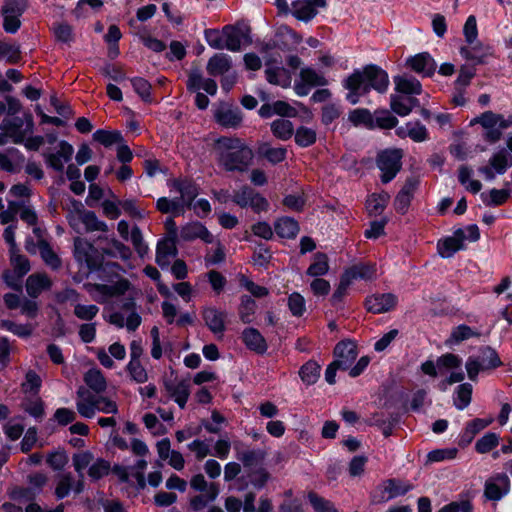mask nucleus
I'll list each match as a JSON object with an SVG mask.
<instances>
[{"instance_id":"obj_59","label":"nucleus","mask_w":512,"mask_h":512,"mask_svg":"<svg viewBox=\"0 0 512 512\" xmlns=\"http://www.w3.org/2000/svg\"><path fill=\"white\" fill-rule=\"evenodd\" d=\"M300 79L311 87L327 85L326 78L312 68H303L300 71Z\"/></svg>"},{"instance_id":"obj_51","label":"nucleus","mask_w":512,"mask_h":512,"mask_svg":"<svg viewBox=\"0 0 512 512\" xmlns=\"http://www.w3.org/2000/svg\"><path fill=\"white\" fill-rule=\"evenodd\" d=\"M93 139L105 147H110L123 140L122 134L119 131H107L99 129L94 132Z\"/></svg>"},{"instance_id":"obj_60","label":"nucleus","mask_w":512,"mask_h":512,"mask_svg":"<svg viewBox=\"0 0 512 512\" xmlns=\"http://www.w3.org/2000/svg\"><path fill=\"white\" fill-rule=\"evenodd\" d=\"M463 248L464 245H459L452 237L440 240L437 244L438 252L443 258L452 257L457 251Z\"/></svg>"},{"instance_id":"obj_62","label":"nucleus","mask_w":512,"mask_h":512,"mask_svg":"<svg viewBox=\"0 0 512 512\" xmlns=\"http://www.w3.org/2000/svg\"><path fill=\"white\" fill-rule=\"evenodd\" d=\"M342 114V108L337 103H327L321 109V121L324 125H329Z\"/></svg>"},{"instance_id":"obj_2","label":"nucleus","mask_w":512,"mask_h":512,"mask_svg":"<svg viewBox=\"0 0 512 512\" xmlns=\"http://www.w3.org/2000/svg\"><path fill=\"white\" fill-rule=\"evenodd\" d=\"M215 149L218 163L226 171L244 172L253 160V151L237 137H220L216 140Z\"/></svg>"},{"instance_id":"obj_37","label":"nucleus","mask_w":512,"mask_h":512,"mask_svg":"<svg viewBox=\"0 0 512 512\" xmlns=\"http://www.w3.org/2000/svg\"><path fill=\"white\" fill-rule=\"evenodd\" d=\"M173 187L180 193L178 198L182 199V203L185 206H191L193 200L198 195L195 184L187 180H174Z\"/></svg>"},{"instance_id":"obj_52","label":"nucleus","mask_w":512,"mask_h":512,"mask_svg":"<svg viewBox=\"0 0 512 512\" xmlns=\"http://www.w3.org/2000/svg\"><path fill=\"white\" fill-rule=\"evenodd\" d=\"M375 127L392 129L398 124V119L386 109L376 110L373 114Z\"/></svg>"},{"instance_id":"obj_17","label":"nucleus","mask_w":512,"mask_h":512,"mask_svg":"<svg viewBox=\"0 0 512 512\" xmlns=\"http://www.w3.org/2000/svg\"><path fill=\"white\" fill-rule=\"evenodd\" d=\"M177 254L176 237L168 236L158 242L155 261L164 269L170 265V259L176 257Z\"/></svg>"},{"instance_id":"obj_54","label":"nucleus","mask_w":512,"mask_h":512,"mask_svg":"<svg viewBox=\"0 0 512 512\" xmlns=\"http://www.w3.org/2000/svg\"><path fill=\"white\" fill-rule=\"evenodd\" d=\"M436 362L440 375L447 370L460 368L462 365V359L453 353L443 354L437 358Z\"/></svg>"},{"instance_id":"obj_19","label":"nucleus","mask_w":512,"mask_h":512,"mask_svg":"<svg viewBox=\"0 0 512 512\" xmlns=\"http://www.w3.org/2000/svg\"><path fill=\"white\" fill-rule=\"evenodd\" d=\"M180 238L184 241L201 239L205 243H213L214 237L200 222L188 223L181 227Z\"/></svg>"},{"instance_id":"obj_21","label":"nucleus","mask_w":512,"mask_h":512,"mask_svg":"<svg viewBox=\"0 0 512 512\" xmlns=\"http://www.w3.org/2000/svg\"><path fill=\"white\" fill-rule=\"evenodd\" d=\"M270 478L269 472L259 467L257 469H248L245 471L238 481L241 483L240 489L246 488L249 484L253 485L256 489H262Z\"/></svg>"},{"instance_id":"obj_5","label":"nucleus","mask_w":512,"mask_h":512,"mask_svg":"<svg viewBox=\"0 0 512 512\" xmlns=\"http://www.w3.org/2000/svg\"><path fill=\"white\" fill-rule=\"evenodd\" d=\"M74 257L79 263H84L88 269L98 268L103 261V254L86 239L76 237L74 239Z\"/></svg>"},{"instance_id":"obj_28","label":"nucleus","mask_w":512,"mask_h":512,"mask_svg":"<svg viewBox=\"0 0 512 512\" xmlns=\"http://www.w3.org/2000/svg\"><path fill=\"white\" fill-rule=\"evenodd\" d=\"M78 400L76 408L78 413L85 418H92L96 413L95 396L90 394L85 388L80 387L77 391Z\"/></svg>"},{"instance_id":"obj_33","label":"nucleus","mask_w":512,"mask_h":512,"mask_svg":"<svg viewBox=\"0 0 512 512\" xmlns=\"http://www.w3.org/2000/svg\"><path fill=\"white\" fill-rule=\"evenodd\" d=\"M395 89L399 93L408 95H419L422 92L421 83L413 76H395Z\"/></svg>"},{"instance_id":"obj_35","label":"nucleus","mask_w":512,"mask_h":512,"mask_svg":"<svg viewBox=\"0 0 512 512\" xmlns=\"http://www.w3.org/2000/svg\"><path fill=\"white\" fill-rule=\"evenodd\" d=\"M258 154L275 165L286 159L287 150L284 147H271L269 143L264 142L259 145Z\"/></svg>"},{"instance_id":"obj_23","label":"nucleus","mask_w":512,"mask_h":512,"mask_svg":"<svg viewBox=\"0 0 512 512\" xmlns=\"http://www.w3.org/2000/svg\"><path fill=\"white\" fill-rule=\"evenodd\" d=\"M471 124H480L484 129H490L498 126L500 129H507L512 125V119H505L503 115L492 111H485L475 117Z\"/></svg>"},{"instance_id":"obj_31","label":"nucleus","mask_w":512,"mask_h":512,"mask_svg":"<svg viewBox=\"0 0 512 512\" xmlns=\"http://www.w3.org/2000/svg\"><path fill=\"white\" fill-rule=\"evenodd\" d=\"M274 230L280 238L293 239L297 236L300 228L295 219L285 216L275 221Z\"/></svg>"},{"instance_id":"obj_34","label":"nucleus","mask_w":512,"mask_h":512,"mask_svg":"<svg viewBox=\"0 0 512 512\" xmlns=\"http://www.w3.org/2000/svg\"><path fill=\"white\" fill-rule=\"evenodd\" d=\"M219 494V486L212 483L209 492H201L190 499L189 505L193 511L203 510L209 503L213 502Z\"/></svg>"},{"instance_id":"obj_49","label":"nucleus","mask_w":512,"mask_h":512,"mask_svg":"<svg viewBox=\"0 0 512 512\" xmlns=\"http://www.w3.org/2000/svg\"><path fill=\"white\" fill-rule=\"evenodd\" d=\"M348 119L355 126L364 125L369 129L375 128L373 114L366 108L352 110L349 113Z\"/></svg>"},{"instance_id":"obj_44","label":"nucleus","mask_w":512,"mask_h":512,"mask_svg":"<svg viewBox=\"0 0 512 512\" xmlns=\"http://www.w3.org/2000/svg\"><path fill=\"white\" fill-rule=\"evenodd\" d=\"M510 197L508 189H491L488 193H482L481 199L486 206H501L507 202Z\"/></svg>"},{"instance_id":"obj_57","label":"nucleus","mask_w":512,"mask_h":512,"mask_svg":"<svg viewBox=\"0 0 512 512\" xmlns=\"http://www.w3.org/2000/svg\"><path fill=\"white\" fill-rule=\"evenodd\" d=\"M130 240L137 254L143 258L147 255L149 247L144 241L143 234L138 226H133L130 233Z\"/></svg>"},{"instance_id":"obj_8","label":"nucleus","mask_w":512,"mask_h":512,"mask_svg":"<svg viewBox=\"0 0 512 512\" xmlns=\"http://www.w3.org/2000/svg\"><path fill=\"white\" fill-rule=\"evenodd\" d=\"M23 126L24 120L20 117L6 118L0 125L4 131V136L10 137L16 144L22 143L26 135L32 133L33 121L30 115L28 116L26 127L23 128Z\"/></svg>"},{"instance_id":"obj_29","label":"nucleus","mask_w":512,"mask_h":512,"mask_svg":"<svg viewBox=\"0 0 512 512\" xmlns=\"http://www.w3.org/2000/svg\"><path fill=\"white\" fill-rule=\"evenodd\" d=\"M164 386L169 396L183 409L190 395L189 384L186 381H167Z\"/></svg>"},{"instance_id":"obj_46","label":"nucleus","mask_w":512,"mask_h":512,"mask_svg":"<svg viewBox=\"0 0 512 512\" xmlns=\"http://www.w3.org/2000/svg\"><path fill=\"white\" fill-rule=\"evenodd\" d=\"M271 131L280 140H288L294 133V127L290 120L279 118L271 123Z\"/></svg>"},{"instance_id":"obj_55","label":"nucleus","mask_w":512,"mask_h":512,"mask_svg":"<svg viewBox=\"0 0 512 512\" xmlns=\"http://www.w3.org/2000/svg\"><path fill=\"white\" fill-rule=\"evenodd\" d=\"M498 444L499 436L494 432H488L476 442L475 450L479 454H485L492 451Z\"/></svg>"},{"instance_id":"obj_39","label":"nucleus","mask_w":512,"mask_h":512,"mask_svg":"<svg viewBox=\"0 0 512 512\" xmlns=\"http://www.w3.org/2000/svg\"><path fill=\"white\" fill-rule=\"evenodd\" d=\"M98 240H106L112 246V249L102 248V254H105L110 257H120L123 260L130 259L132 252L128 246L120 242L119 240L112 238L108 239L107 237H98Z\"/></svg>"},{"instance_id":"obj_45","label":"nucleus","mask_w":512,"mask_h":512,"mask_svg":"<svg viewBox=\"0 0 512 512\" xmlns=\"http://www.w3.org/2000/svg\"><path fill=\"white\" fill-rule=\"evenodd\" d=\"M38 249L46 265L51 267L53 270L60 268L61 260L46 240L40 239L38 241Z\"/></svg>"},{"instance_id":"obj_48","label":"nucleus","mask_w":512,"mask_h":512,"mask_svg":"<svg viewBox=\"0 0 512 512\" xmlns=\"http://www.w3.org/2000/svg\"><path fill=\"white\" fill-rule=\"evenodd\" d=\"M329 270L328 257L326 254L318 252L314 255L313 262L308 267L306 273L309 276L319 278L325 275Z\"/></svg>"},{"instance_id":"obj_42","label":"nucleus","mask_w":512,"mask_h":512,"mask_svg":"<svg viewBox=\"0 0 512 512\" xmlns=\"http://www.w3.org/2000/svg\"><path fill=\"white\" fill-rule=\"evenodd\" d=\"M257 304L251 296L243 295L240 298V305L238 307V315L244 324H250L254 320Z\"/></svg>"},{"instance_id":"obj_27","label":"nucleus","mask_w":512,"mask_h":512,"mask_svg":"<svg viewBox=\"0 0 512 512\" xmlns=\"http://www.w3.org/2000/svg\"><path fill=\"white\" fill-rule=\"evenodd\" d=\"M232 66L231 57L224 53L213 55L207 63L206 70L210 76H220L227 73Z\"/></svg>"},{"instance_id":"obj_7","label":"nucleus","mask_w":512,"mask_h":512,"mask_svg":"<svg viewBox=\"0 0 512 512\" xmlns=\"http://www.w3.org/2000/svg\"><path fill=\"white\" fill-rule=\"evenodd\" d=\"M512 166V155L506 149L494 153L489 159V165L481 166L478 172L488 181L495 179L496 175H503Z\"/></svg>"},{"instance_id":"obj_50","label":"nucleus","mask_w":512,"mask_h":512,"mask_svg":"<svg viewBox=\"0 0 512 512\" xmlns=\"http://www.w3.org/2000/svg\"><path fill=\"white\" fill-rule=\"evenodd\" d=\"M320 370L319 364L315 361H308L300 368L299 376L305 384L312 385L319 379Z\"/></svg>"},{"instance_id":"obj_12","label":"nucleus","mask_w":512,"mask_h":512,"mask_svg":"<svg viewBox=\"0 0 512 512\" xmlns=\"http://www.w3.org/2000/svg\"><path fill=\"white\" fill-rule=\"evenodd\" d=\"M406 66L415 73L425 77L434 75L437 68L435 60L428 52L418 53L409 57L406 60Z\"/></svg>"},{"instance_id":"obj_40","label":"nucleus","mask_w":512,"mask_h":512,"mask_svg":"<svg viewBox=\"0 0 512 512\" xmlns=\"http://www.w3.org/2000/svg\"><path fill=\"white\" fill-rule=\"evenodd\" d=\"M86 385L96 393H102L107 388V382L103 373L96 368L89 369L84 375Z\"/></svg>"},{"instance_id":"obj_14","label":"nucleus","mask_w":512,"mask_h":512,"mask_svg":"<svg viewBox=\"0 0 512 512\" xmlns=\"http://www.w3.org/2000/svg\"><path fill=\"white\" fill-rule=\"evenodd\" d=\"M356 344L350 340L340 341L334 348L335 362L341 367V370H347L357 358Z\"/></svg>"},{"instance_id":"obj_9","label":"nucleus","mask_w":512,"mask_h":512,"mask_svg":"<svg viewBox=\"0 0 512 512\" xmlns=\"http://www.w3.org/2000/svg\"><path fill=\"white\" fill-rule=\"evenodd\" d=\"M511 482L505 473L490 476L484 484V497L489 501H499L510 491Z\"/></svg>"},{"instance_id":"obj_25","label":"nucleus","mask_w":512,"mask_h":512,"mask_svg":"<svg viewBox=\"0 0 512 512\" xmlns=\"http://www.w3.org/2000/svg\"><path fill=\"white\" fill-rule=\"evenodd\" d=\"M301 40L302 38L287 25L280 26L275 34V46L283 51L299 44Z\"/></svg>"},{"instance_id":"obj_13","label":"nucleus","mask_w":512,"mask_h":512,"mask_svg":"<svg viewBox=\"0 0 512 512\" xmlns=\"http://www.w3.org/2000/svg\"><path fill=\"white\" fill-rule=\"evenodd\" d=\"M325 6V0H296L292 2L291 13L296 19L308 22L317 15V8Z\"/></svg>"},{"instance_id":"obj_1","label":"nucleus","mask_w":512,"mask_h":512,"mask_svg":"<svg viewBox=\"0 0 512 512\" xmlns=\"http://www.w3.org/2000/svg\"><path fill=\"white\" fill-rule=\"evenodd\" d=\"M343 87L348 90L346 100L355 105L361 96L367 95L372 89L385 93L389 87V76L381 67L370 64L362 69H355L343 80Z\"/></svg>"},{"instance_id":"obj_20","label":"nucleus","mask_w":512,"mask_h":512,"mask_svg":"<svg viewBox=\"0 0 512 512\" xmlns=\"http://www.w3.org/2000/svg\"><path fill=\"white\" fill-rule=\"evenodd\" d=\"M460 53L465 59L472 61L474 64H484L487 58L492 55V48L475 41L473 44L462 47Z\"/></svg>"},{"instance_id":"obj_64","label":"nucleus","mask_w":512,"mask_h":512,"mask_svg":"<svg viewBox=\"0 0 512 512\" xmlns=\"http://www.w3.org/2000/svg\"><path fill=\"white\" fill-rule=\"evenodd\" d=\"M42 380L40 376L33 370H29L25 375V381L22 383V391L24 393L38 394Z\"/></svg>"},{"instance_id":"obj_56","label":"nucleus","mask_w":512,"mask_h":512,"mask_svg":"<svg viewBox=\"0 0 512 512\" xmlns=\"http://www.w3.org/2000/svg\"><path fill=\"white\" fill-rule=\"evenodd\" d=\"M308 499L315 512H338L331 501L326 500L315 492H309Z\"/></svg>"},{"instance_id":"obj_6","label":"nucleus","mask_w":512,"mask_h":512,"mask_svg":"<svg viewBox=\"0 0 512 512\" xmlns=\"http://www.w3.org/2000/svg\"><path fill=\"white\" fill-rule=\"evenodd\" d=\"M232 201L241 208L250 207L256 213L267 211L269 207L267 199L248 185L234 191Z\"/></svg>"},{"instance_id":"obj_53","label":"nucleus","mask_w":512,"mask_h":512,"mask_svg":"<svg viewBox=\"0 0 512 512\" xmlns=\"http://www.w3.org/2000/svg\"><path fill=\"white\" fill-rule=\"evenodd\" d=\"M472 173H473V171L470 167H468L466 165H462L458 169V180L462 185H466L468 183V185L466 186V189L469 190L470 192L476 194L481 190L482 184L478 180L469 181Z\"/></svg>"},{"instance_id":"obj_30","label":"nucleus","mask_w":512,"mask_h":512,"mask_svg":"<svg viewBox=\"0 0 512 512\" xmlns=\"http://www.w3.org/2000/svg\"><path fill=\"white\" fill-rule=\"evenodd\" d=\"M52 282L46 274H32L26 280V291L32 298H37L42 291L50 289Z\"/></svg>"},{"instance_id":"obj_15","label":"nucleus","mask_w":512,"mask_h":512,"mask_svg":"<svg viewBox=\"0 0 512 512\" xmlns=\"http://www.w3.org/2000/svg\"><path fill=\"white\" fill-rule=\"evenodd\" d=\"M397 304V297L392 293L375 294L368 297L365 301L366 308L374 314L388 312Z\"/></svg>"},{"instance_id":"obj_58","label":"nucleus","mask_w":512,"mask_h":512,"mask_svg":"<svg viewBox=\"0 0 512 512\" xmlns=\"http://www.w3.org/2000/svg\"><path fill=\"white\" fill-rule=\"evenodd\" d=\"M295 142L300 147H309L316 142L315 130L301 126L295 132Z\"/></svg>"},{"instance_id":"obj_41","label":"nucleus","mask_w":512,"mask_h":512,"mask_svg":"<svg viewBox=\"0 0 512 512\" xmlns=\"http://www.w3.org/2000/svg\"><path fill=\"white\" fill-rule=\"evenodd\" d=\"M266 79L269 83L286 88L290 86L291 77L289 72L282 67H267L265 69Z\"/></svg>"},{"instance_id":"obj_47","label":"nucleus","mask_w":512,"mask_h":512,"mask_svg":"<svg viewBox=\"0 0 512 512\" xmlns=\"http://www.w3.org/2000/svg\"><path fill=\"white\" fill-rule=\"evenodd\" d=\"M472 390L473 388L470 383L460 384L456 388L453 404L458 410H463L469 406L472 400Z\"/></svg>"},{"instance_id":"obj_4","label":"nucleus","mask_w":512,"mask_h":512,"mask_svg":"<svg viewBox=\"0 0 512 512\" xmlns=\"http://www.w3.org/2000/svg\"><path fill=\"white\" fill-rule=\"evenodd\" d=\"M402 151L400 149H390L380 152L377 156V167L381 170V181L389 183L392 181L402 167Z\"/></svg>"},{"instance_id":"obj_11","label":"nucleus","mask_w":512,"mask_h":512,"mask_svg":"<svg viewBox=\"0 0 512 512\" xmlns=\"http://www.w3.org/2000/svg\"><path fill=\"white\" fill-rule=\"evenodd\" d=\"M59 150L55 153H44L46 164L57 172H63L64 164L72 159L74 148L65 140L58 144Z\"/></svg>"},{"instance_id":"obj_16","label":"nucleus","mask_w":512,"mask_h":512,"mask_svg":"<svg viewBox=\"0 0 512 512\" xmlns=\"http://www.w3.org/2000/svg\"><path fill=\"white\" fill-rule=\"evenodd\" d=\"M214 116L216 122L225 128L237 129L243 121V114L238 107L221 106Z\"/></svg>"},{"instance_id":"obj_24","label":"nucleus","mask_w":512,"mask_h":512,"mask_svg":"<svg viewBox=\"0 0 512 512\" xmlns=\"http://www.w3.org/2000/svg\"><path fill=\"white\" fill-rule=\"evenodd\" d=\"M236 458L243 464L246 470L252 469L263 463L266 458V452L263 449H240L235 447Z\"/></svg>"},{"instance_id":"obj_61","label":"nucleus","mask_w":512,"mask_h":512,"mask_svg":"<svg viewBox=\"0 0 512 512\" xmlns=\"http://www.w3.org/2000/svg\"><path fill=\"white\" fill-rule=\"evenodd\" d=\"M126 370L130 375L131 380L136 383H145L148 380V373L140 361H129Z\"/></svg>"},{"instance_id":"obj_10","label":"nucleus","mask_w":512,"mask_h":512,"mask_svg":"<svg viewBox=\"0 0 512 512\" xmlns=\"http://www.w3.org/2000/svg\"><path fill=\"white\" fill-rule=\"evenodd\" d=\"M224 49L232 52L241 50L242 44H250L251 38L249 31L235 25H226L223 27Z\"/></svg>"},{"instance_id":"obj_22","label":"nucleus","mask_w":512,"mask_h":512,"mask_svg":"<svg viewBox=\"0 0 512 512\" xmlns=\"http://www.w3.org/2000/svg\"><path fill=\"white\" fill-rule=\"evenodd\" d=\"M203 319L209 330L214 334H223L225 331L226 313L214 307L205 308L202 312Z\"/></svg>"},{"instance_id":"obj_18","label":"nucleus","mask_w":512,"mask_h":512,"mask_svg":"<svg viewBox=\"0 0 512 512\" xmlns=\"http://www.w3.org/2000/svg\"><path fill=\"white\" fill-rule=\"evenodd\" d=\"M381 488V496L378 501H387L398 496L405 495L413 489V485L409 482L392 478L383 482Z\"/></svg>"},{"instance_id":"obj_38","label":"nucleus","mask_w":512,"mask_h":512,"mask_svg":"<svg viewBox=\"0 0 512 512\" xmlns=\"http://www.w3.org/2000/svg\"><path fill=\"white\" fill-rule=\"evenodd\" d=\"M344 275L352 283L355 279L370 280L376 275V266L374 264L354 265L344 272Z\"/></svg>"},{"instance_id":"obj_3","label":"nucleus","mask_w":512,"mask_h":512,"mask_svg":"<svg viewBox=\"0 0 512 512\" xmlns=\"http://www.w3.org/2000/svg\"><path fill=\"white\" fill-rule=\"evenodd\" d=\"M502 365V361L495 349L490 346L481 347L478 354L468 357L465 367L468 378L476 381L480 372L493 370Z\"/></svg>"},{"instance_id":"obj_26","label":"nucleus","mask_w":512,"mask_h":512,"mask_svg":"<svg viewBox=\"0 0 512 512\" xmlns=\"http://www.w3.org/2000/svg\"><path fill=\"white\" fill-rule=\"evenodd\" d=\"M242 340L246 347L258 354H264L267 351V343L261 333L255 328H246L242 332Z\"/></svg>"},{"instance_id":"obj_36","label":"nucleus","mask_w":512,"mask_h":512,"mask_svg":"<svg viewBox=\"0 0 512 512\" xmlns=\"http://www.w3.org/2000/svg\"><path fill=\"white\" fill-rule=\"evenodd\" d=\"M156 208L163 214H172L173 216L183 215L185 212L184 205L181 198L169 199L167 197H161L156 202Z\"/></svg>"},{"instance_id":"obj_32","label":"nucleus","mask_w":512,"mask_h":512,"mask_svg":"<svg viewBox=\"0 0 512 512\" xmlns=\"http://www.w3.org/2000/svg\"><path fill=\"white\" fill-rule=\"evenodd\" d=\"M396 133L400 137L408 136L415 142H423L428 139V131L419 121L408 122L405 127H399Z\"/></svg>"},{"instance_id":"obj_43","label":"nucleus","mask_w":512,"mask_h":512,"mask_svg":"<svg viewBox=\"0 0 512 512\" xmlns=\"http://www.w3.org/2000/svg\"><path fill=\"white\" fill-rule=\"evenodd\" d=\"M80 220L85 225L87 232L102 231L107 232L108 226L96 216L95 212L89 210L80 211Z\"/></svg>"},{"instance_id":"obj_63","label":"nucleus","mask_w":512,"mask_h":512,"mask_svg":"<svg viewBox=\"0 0 512 512\" xmlns=\"http://www.w3.org/2000/svg\"><path fill=\"white\" fill-rule=\"evenodd\" d=\"M131 84L134 91L141 97L145 102L151 101V84L142 77H134L131 79Z\"/></svg>"}]
</instances>
